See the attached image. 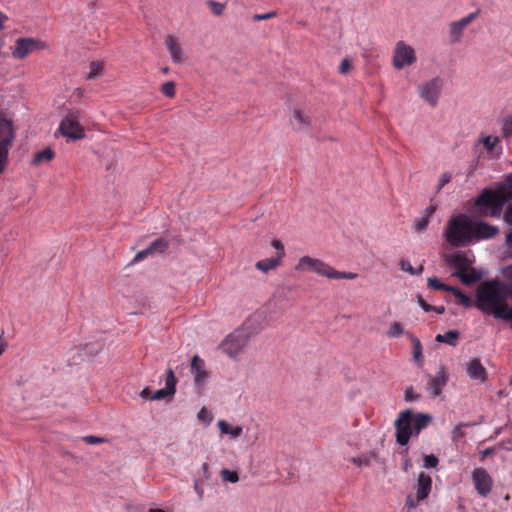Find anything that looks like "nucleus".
Returning a JSON list of instances; mask_svg holds the SVG:
<instances>
[{
  "label": "nucleus",
  "instance_id": "f3484780",
  "mask_svg": "<svg viewBox=\"0 0 512 512\" xmlns=\"http://www.w3.org/2000/svg\"><path fill=\"white\" fill-rule=\"evenodd\" d=\"M165 46L169 51L171 60L175 64H180L185 61L186 56L181 48L179 40L173 35H169L165 39Z\"/></svg>",
  "mask_w": 512,
  "mask_h": 512
},
{
  "label": "nucleus",
  "instance_id": "3c124183",
  "mask_svg": "<svg viewBox=\"0 0 512 512\" xmlns=\"http://www.w3.org/2000/svg\"><path fill=\"white\" fill-rule=\"evenodd\" d=\"M504 221L508 224L510 229H512V205L509 204L504 213Z\"/></svg>",
  "mask_w": 512,
  "mask_h": 512
},
{
  "label": "nucleus",
  "instance_id": "79ce46f5",
  "mask_svg": "<svg viewBox=\"0 0 512 512\" xmlns=\"http://www.w3.org/2000/svg\"><path fill=\"white\" fill-rule=\"evenodd\" d=\"M82 440L89 444V445H96V444H102L106 443L108 440L104 437L94 436V435H88L84 436Z\"/></svg>",
  "mask_w": 512,
  "mask_h": 512
},
{
  "label": "nucleus",
  "instance_id": "f03ea898",
  "mask_svg": "<svg viewBox=\"0 0 512 512\" xmlns=\"http://www.w3.org/2000/svg\"><path fill=\"white\" fill-rule=\"evenodd\" d=\"M432 421L429 414L414 413L410 409L401 411L394 422L396 441L399 445L405 446L410 438L425 429Z\"/></svg>",
  "mask_w": 512,
  "mask_h": 512
},
{
  "label": "nucleus",
  "instance_id": "b1692460",
  "mask_svg": "<svg viewBox=\"0 0 512 512\" xmlns=\"http://www.w3.org/2000/svg\"><path fill=\"white\" fill-rule=\"evenodd\" d=\"M410 337L413 346V358L417 362L418 366L423 365L422 345L420 340L410 333H406Z\"/></svg>",
  "mask_w": 512,
  "mask_h": 512
},
{
  "label": "nucleus",
  "instance_id": "5701e85b",
  "mask_svg": "<svg viewBox=\"0 0 512 512\" xmlns=\"http://www.w3.org/2000/svg\"><path fill=\"white\" fill-rule=\"evenodd\" d=\"M217 425L221 433L229 434L234 439L242 434V428L240 426L233 427L225 420H219Z\"/></svg>",
  "mask_w": 512,
  "mask_h": 512
},
{
  "label": "nucleus",
  "instance_id": "412c9836",
  "mask_svg": "<svg viewBox=\"0 0 512 512\" xmlns=\"http://www.w3.org/2000/svg\"><path fill=\"white\" fill-rule=\"evenodd\" d=\"M282 264V260L277 257L266 258L256 262L255 267L263 273L274 270Z\"/></svg>",
  "mask_w": 512,
  "mask_h": 512
},
{
  "label": "nucleus",
  "instance_id": "423d86ee",
  "mask_svg": "<svg viewBox=\"0 0 512 512\" xmlns=\"http://www.w3.org/2000/svg\"><path fill=\"white\" fill-rule=\"evenodd\" d=\"M14 140L12 124L5 118L0 119V175L5 170L8 152Z\"/></svg>",
  "mask_w": 512,
  "mask_h": 512
},
{
  "label": "nucleus",
  "instance_id": "6e6d98bb",
  "mask_svg": "<svg viewBox=\"0 0 512 512\" xmlns=\"http://www.w3.org/2000/svg\"><path fill=\"white\" fill-rule=\"evenodd\" d=\"M417 399H418V395L415 394L413 388L412 387L407 388L405 391V400L411 402V401H414Z\"/></svg>",
  "mask_w": 512,
  "mask_h": 512
},
{
  "label": "nucleus",
  "instance_id": "f257e3e1",
  "mask_svg": "<svg viewBox=\"0 0 512 512\" xmlns=\"http://www.w3.org/2000/svg\"><path fill=\"white\" fill-rule=\"evenodd\" d=\"M512 199V175L499 183L495 190L485 188L475 200V206L483 215L500 218L503 206Z\"/></svg>",
  "mask_w": 512,
  "mask_h": 512
},
{
  "label": "nucleus",
  "instance_id": "4c0bfd02",
  "mask_svg": "<svg viewBox=\"0 0 512 512\" xmlns=\"http://www.w3.org/2000/svg\"><path fill=\"white\" fill-rule=\"evenodd\" d=\"M451 292L455 295V297L458 300V303L461 304L464 307H469L471 304V299L469 296L465 295L461 290L458 288L453 287Z\"/></svg>",
  "mask_w": 512,
  "mask_h": 512
},
{
  "label": "nucleus",
  "instance_id": "37998d69",
  "mask_svg": "<svg viewBox=\"0 0 512 512\" xmlns=\"http://www.w3.org/2000/svg\"><path fill=\"white\" fill-rule=\"evenodd\" d=\"M502 136L505 138L512 136V116L504 121L502 126Z\"/></svg>",
  "mask_w": 512,
  "mask_h": 512
},
{
  "label": "nucleus",
  "instance_id": "6ab92c4d",
  "mask_svg": "<svg viewBox=\"0 0 512 512\" xmlns=\"http://www.w3.org/2000/svg\"><path fill=\"white\" fill-rule=\"evenodd\" d=\"M466 372L471 379L479 381H484L487 376L486 369L477 358H473L467 363Z\"/></svg>",
  "mask_w": 512,
  "mask_h": 512
},
{
  "label": "nucleus",
  "instance_id": "58836bf2",
  "mask_svg": "<svg viewBox=\"0 0 512 512\" xmlns=\"http://www.w3.org/2000/svg\"><path fill=\"white\" fill-rule=\"evenodd\" d=\"M211 12L216 15V16H220L223 14L224 10H225V4L224 3H220V2H216V1H208L207 2Z\"/></svg>",
  "mask_w": 512,
  "mask_h": 512
},
{
  "label": "nucleus",
  "instance_id": "774afa93",
  "mask_svg": "<svg viewBox=\"0 0 512 512\" xmlns=\"http://www.w3.org/2000/svg\"><path fill=\"white\" fill-rule=\"evenodd\" d=\"M148 512H165L162 509H150Z\"/></svg>",
  "mask_w": 512,
  "mask_h": 512
},
{
  "label": "nucleus",
  "instance_id": "6e6552de",
  "mask_svg": "<svg viewBox=\"0 0 512 512\" xmlns=\"http://www.w3.org/2000/svg\"><path fill=\"white\" fill-rule=\"evenodd\" d=\"M416 61V52L412 46L402 40L395 44L392 57V65L395 69L401 70L406 66L413 65Z\"/></svg>",
  "mask_w": 512,
  "mask_h": 512
},
{
  "label": "nucleus",
  "instance_id": "052dcab7",
  "mask_svg": "<svg viewBox=\"0 0 512 512\" xmlns=\"http://www.w3.org/2000/svg\"><path fill=\"white\" fill-rule=\"evenodd\" d=\"M506 246L509 248V249H512V229L511 231L506 235Z\"/></svg>",
  "mask_w": 512,
  "mask_h": 512
},
{
  "label": "nucleus",
  "instance_id": "0eeeda50",
  "mask_svg": "<svg viewBox=\"0 0 512 512\" xmlns=\"http://www.w3.org/2000/svg\"><path fill=\"white\" fill-rule=\"evenodd\" d=\"M443 85L444 81L440 77H435L421 83L418 86L420 98L427 102L431 107H436L443 90Z\"/></svg>",
  "mask_w": 512,
  "mask_h": 512
},
{
  "label": "nucleus",
  "instance_id": "7ed1b4c3",
  "mask_svg": "<svg viewBox=\"0 0 512 512\" xmlns=\"http://www.w3.org/2000/svg\"><path fill=\"white\" fill-rule=\"evenodd\" d=\"M444 237L452 247H465L473 242V220L464 213L452 216L445 228Z\"/></svg>",
  "mask_w": 512,
  "mask_h": 512
},
{
  "label": "nucleus",
  "instance_id": "c85d7f7f",
  "mask_svg": "<svg viewBox=\"0 0 512 512\" xmlns=\"http://www.w3.org/2000/svg\"><path fill=\"white\" fill-rule=\"evenodd\" d=\"M104 73V62L103 61H92L90 63V72L87 76L88 80L96 79L102 76Z\"/></svg>",
  "mask_w": 512,
  "mask_h": 512
},
{
  "label": "nucleus",
  "instance_id": "5fc2aeb1",
  "mask_svg": "<svg viewBox=\"0 0 512 512\" xmlns=\"http://www.w3.org/2000/svg\"><path fill=\"white\" fill-rule=\"evenodd\" d=\"M350 68L351 62L348 59H343L339 66V72L342 74H346L349 72Z\"/></svg>",
  "mask_w": 512,
  "mask_h": 512
},
{
  "label": "nucleus",
  "instance_id": "603ef678",
  "mask_svg": "<svg viewBox=\"0 0 512 512\" xmlns=\"http://www.w3.org/2000/svg\"><path fill=\"white\" fill-rule=\"evenodd\" d=\"M451 179H452V176L450 173H448V172L443 173L439 179L438 189H442L446 184H448L451 181Z\"/></svg>",
  "mask_w": 512,
  "mask_h": 512
},
{
  "label": "nucleus",
  "instance_id": "9d476101",
  "mask_svg": "<svg viewBox=\"0 0 512 512\" xmlns=\"http://www.w3.org/2000/svg\"><path fill=\"white\" fill-rule=\"evenodd\" d=\"M47 47L46 43L40 39L32 37L18 38L12 48V56L17 60H23L31 53L43 50Z\"/></svg>",
  "mask_w": 512,
  "mask_h": 512
},
{
  "label": "nucleus",
  "instance_id": "ea45409f",
  "mask_svg": "<svg viewBox=\"0 0 512 512\" xmlns=\"http://www.w3.org/2000/svg\"><path fill=\"white\" fill-rule=\"evenodd\" d=\"M271 245L273 248L276 249V256L277 258L283 260V258L285 257V248H284V245L283 243L278 240V239H273L271 241Z\"/></svg>",
  "mask_w": 512,
  "mask_h": 512
},
{
  "label": "nucleus",
  "instance_id": "69168bd1",
  "mask_svg": "<svg viewBox=\"0 0 512 512\" xmlns=\"http://www.w3.org/2000/svg\"><path fill=\"white\" fill-rule=\"evenodd\" d=\"M407 505L409 507H414L415 506L414 501H413V499L410 496L407 498Z\"/></svg>",
  "mask_w": 512,
  "mask_h": 512
},
{
  "label": "nucleus",
  "instance_id": "c03bdc74",
  "mask_svg": "<svg viewBox=\"0 0 512 512\" xmlns=\"http://www.w3.org/2000/svg\"><path fill=\"white\" fill-rule=\"evenodd\" d=\"M438 458L433 455V454H430V455H425L424 457V468H435L437 465H438Z\"/></svg>",
  "mask_w": 512,
  "mask_h": 512
},
{
  "label": "nucleus",
  "instance_id": "ddd939ff",
  "mask_svg": "<svg viewBox=\"0 0 512 512\" xmlns=\"http://www.w3.org/2000/svg\"><path fill=\"white\" fill-rule=\"evenodd\" d=\"M478 14L479 11L472 12L462 19L449 24V34L452 43L460 41L464 29L478 17Z\"/></svg>",
  "mask_w": 512,
  "mask_h": 512
},
{
  "label": "nucleus",
  "instance_id": "49530a36",
  "mask_svg": "<svg viewBox=\"0 0 512 512\" xmlns=\"http://www.w3.org/2000/svg\"><path fill=\"white\" fill-rule=\"evenodd\" d=\"M200 480H209L211 478V472L208 463H203L201 470L199 471Z\"/></svg>",
  "mask_w": 512,
  "mask_h": 512
},
{
  "label": "nucleus",
  "instance_id": "4468645a",
  "mask_svg": "<svg viewBox=\"0 0 512 512\" xmlns=\"http://www.w3.org/2000/svg\"><path fill=\"white\" fill-rule=\"evenodd\" d=\"M427 378V389L434 397L439 396L442 389L448 382V373L446 369L442 367L435 376L428 374Z\"/></svg>",
  "mask_w": 512,
  "mask_h": 512
},
{
  "label": "nucleus",
  "instance_id": "a878e982",
  "mask_svg": "<svg viewBox=\"0 0 512 512\" xmlns=\"http://www.w3.org/2000/svg\"><path fill=\"white\" fill-rule=\"evenodd\" d=\"M376 459V454L374 452H368L363 455L352 457L351 462L357 465L358 467H368L371 465V462Z\"/></svg>",
  "mask_w": 512,
  "mask_h": 512
},
{
  "label": "nucleus",
  "instance_id": "c9c22d12",
  "mask_svg": "<svg viewBox=\"0 0 512 512\" xmlns=\"http://www.w3.org/2000/svg\"><path fill=\"white\" fill-rule=\"evenodd\" d=\"M401 270L408 272L411 275H419L423 272V266L421 265L418 269H414L408 260H401L399 263Z\"/></svg>",
  "mask_w": 512,
  "mask_h": 512
},
{
  "label": "nucleus",
  "instance_id": "39448f33",
  "mask_svg": "<svg viewBox=\"0 0 512 512\" xmlns=\"http://www.w3.org/2000/svg\"><path fill=\"white\" fill-rule=\"evenodd\" d=\"M249 343V336L243 330H236L229 334L221 343L220 349L232 359L239 357Z\"/></svg>",
  "mask_w": 512,
  "mask_h": 512
},
{
  "label": "nucleus",
  "instance_id": "a211bd4d",
  "mask_svg": "<svg viewBox=\"0 0 512 512\" xmlns=\"http://www.w3.org/2000/svg\"><path fill=\"white\" fill-rule=\"evenodd\" d=\"M432 478L430 475L421 472L417 479L416 497L418 501L424 500L430 494Z\"/></svg>",
  "mask_w": 512,
  "mask_h": 512
},
{
  "label": "nucleus",
  "instance_id": "de8ad7c7",
  "mask_svg": "<svg viewBox=\"0 0 512 512\" xmlns=\"http://www.w3.org/2000/svg\"><path fill=\"white\" fill-rule=\"evenodd\" d=\"M197 417L200 421L203 422L210 423L212 421V416L205 407L201 408V410L197 414Z\"/></svg>",
  "mask_w": 512,
  "mask_h": 512
},
{
  "label": "nucleus",
  "instance_id": "09e8293b",
  "mask_svg": "<svg viewBox=\"0 0 512 512\" xmlns=\"http://www.w3.org/2000/svg\"><path fill=\"white\" fill-rule=\"evenodd\" d=\"M168 396H173V395L170 394L169 392H167V390L165 388H163V389H159L156 392H154L153 395L151 396V400H161Z\"/></svg>",
  "mask_w": 512,
  "mask_h": 512
},
{
  "label": "nucleus",
  "instance_id": "a18cd8bd",
  "mask_svg": "<svg viewBox=\"0 0 512 512\" xmlns=\"http://www.w3.org/2000/svg\"><path fill=\"white\" fill-rule=\"evenodd\" d=\"M276 16H277V11H270V12L263 13V14H255L253 16V20L256 22L263 21V20H270L272 18H275Z\"/></svg>",
  "mask_w": 512,
  "mask_h": 512
},
{
  "label": "nucleus",
  "instance_id": "f8f14e48",
  "mask_svg": "<svg viewBox=\"0 0 512 512\" xmlns=\"http://www.w3.org/2000/svg\"><path fill=\"white\" fill-rule=\"evenodd\" d=\"M190 371L194 378V384L197 389H202L208 379V372L205 362L198 355H194L191 359Z\"/></svg>",
  "mask_w": 512,
  "mask_h": 512
},
{
  "label": "nucleus",
  "instance_id": "864d4df0",
  "mask_svg": "<svg viewBox=\"0 0 512 512\" xmlns=\"http://www.w3.org/2000/svg\"><path fill=\"white\" fill-rule=\"evenodd\" d=\"M417 302L425 312H430L434 308V306L428 304L420 295L417 297Z\"/></svg>",
  "mask_w": 512,
  "mask_h": 512
},
{
  "label": "nucleus",
  "instance_id": "680f3d73",
  "mask_svg": "<svg viewBox=\"0 0 512 512\" xmlns=\"http://www.w3.org/2000/svg\"><path fill=\"white\" fill-rule=\"evenodd\" d=\"M432 311H435L437 314H443L445 312L444 306H434Z\"/></svg>",
  "mask_w": 512,
  "mask_h": 512
},
{
  "label": "nucleus",
  "instance_id": "338daca9",
  "mask_svg": "<svg viewBox=\"0 0 512 512\" xmlns=\"http://www.w3.org/2000/svg\"><path fill=\"white\" fill-rule=\"evenodd\" d=\"M6 19H7V17H6V16H4V15L0 12V28H3V26H2V22H3V20H6Z\"/></svg>",
  "mask_w": 512,
  "mask_h": 512
},
{
  "label": "nucleus",
  "instance_id": "0e129e2a",
  "mask_svg": "<svg viewBox=\"0 0 512 512\" xmlns=\"http://www.w3.org/2000/svg\"><path fill=\"white\" fill-rule=\"evenodd\" d=\"M74 95L77 97H81L83 95V91L80 88L75 89Z\"/></svg>",
  "mask_w": 512,
  "mask_h": 512
},
{
  "label": "nucleus",
  "instance_id": "e433bc0d",
  "mask_svg": "<svg viewBox=\"0 0 512 512\" xmlns=\"http://www.w3.org/2000/svg\"><path fill=\"white\" fill-rule=\"evenodd\" d=\"M160 91L168 98H173L176 94V85L173 81L165 82L161 85Z\"/></svg>",
  "mask_w": 512,
  "mask_h": 512
},
{
  "label": "nucleus",
  "instance_id": "4d7b16f0",
  "mask_svg": "<svg viewBox=\"0 0 512 512\" xmlns=\"http://www.w3.org/2000/svg\"><path fill=\"white\" fill-rule=\"evenodd\" d=\"M86 349L89 353L98 352L102 349V346L100 344H87Z\"/></svg>",
  "mask_w": 512,
  "mask_h": 512
},
{
  "label": "nucleus",
  "instance_id": "bb28decb",
  "mask_svg": "<svg viewBox=\"0 0 512 512\" xmlns=\"http://www.w3.org/2000/svg\"><path fill=\"white\" fill-rule=\"evenodd\" d=\"M54 158V152L51 148L47 147L34 155L33 163L39 165L43 162H49Z\"/></svg>",
  "mask_w": 512,
  "mask_h": 512
},
{
  "label": "nucleus",
  "instance_id": "c756f323",
  "mask_svg": "<svg viewBox=\"0 0 512 512\" xmlns=\"http://www.w3.org/2000/svg\"><path fill=\"white\" fill-rule=\"evenodd\" d=\"M176 384H177V379L175 377V374H174L173 370L171 368H169L166 373L165 389L167 390V392L174 395L176 392Z\"/></svg>",
  "mask_w": 512,
  "mask_h": 512
},
{
  "label": "nucleus",
  "instance_id": "7c9ffc66",
  "mask_svg": "<svg viewBox=\"0 0 512 512\" xmlns=\"http://www.w3.org/2000/svg\"><path fill=\"white\" fill-rule=\"evenodd\" d=\"M498 143L499 138L496 136H483L478 141V144H482L489 153H492L494 151Z\"/></svg>",
  "mask_w": 512,
  "mask_h": 512
},
{
  "label": "nucleus",
  "instance_id": "393cba45",
  "mask_svg": "<svg viewBox=\"0 0 512 512\" xmlns=\"http://www.w3.org/2000/svg\"><path fill=\"white\" fill-rule=\"evenodd\" d=\"M459 332L456 330H449L445 334H438L435 338L437 342L446 343L451 346H455L459 339Z\"/></svg>",
  "mask_w": 512,
  "mask_h": 512
},
{
  "label": "nucleus",
  "instance_id": "bf43d9fd",
  "mask_svg": "<svg viewBox=\"0 0 512 512\" xmlns=\"http://www.w3.org/2000/svg\"><path fill=\"white\" fill-rule=\"evenodd\" d=\"M494 453L493 448H487L481 452V461H483L486 457Z\"/></svg>",
  "mask_w": 512,
  "mask_h": 512
},
{
  "label": "nucleus",
  "instance_id": "e2e57ef3",
  "mask_svg": "<svg viewBox=\"0 0 512 512\" xmlns=\"http://www.w3.org/2000/svg\"><path fill=\"white\" fill-rule=\"evenodd\" d=\"M426 211H427V216L430 217L434 213L435 208L433 206H429Z\"/></svg>",
  "mask_w": 512,
  "mask_h": 512
},
{
  "label": "nucleus",
  "instance_id": "cd10ccee",
  "mask_svg": "<svg viewBox=\"0 0 512 512\" xmlns=\"http://www.w3.org/2000/svg\"><path fill=\"white\" fill-rule=\"evenodd\" d=\"M457 276L464 284L467 285L475 283L480 279V274L475 269L464 272H457Z\"/></svg>",
  "mask_w": 512,
  "mask_h": 512
},
{
  "label": "nucleus",
  "instance_id": "13d9d810",
  "mask_svg": "<svg viewBox=\"0 0 512 512\" xmlns=\"http://www.w3.org/2000/svg\"><path fill=\"white\" fill-rule=\"evenodd\" d=\"M152 395H153V394H152V392H151L150 388H148V387L144 388V389L141 391V393H140V396H141L142 398H144V399H149V400H151V396H152Z\"/></svg>",
  "mask_w": 512,
  "mask_h": 512
},
{
  "label": "nucleus",
  "instance_id": "f704fd0d",
  "mask_svg": "<svg viewBox=\"0 0 512 512\" xmlns=\"http://www.w3.org/2000/svg\"><path fill=\"white\" fill-rule=\"evenodd\" d=\"M468 426V423H460L457 426H455L454 429L452 430V441L457 443L460 440H462L465 436L463 428Z\"/></svg>",
  "mask_w": 512,
  "mask_h": 512
},
{
  "label": "nucleus",
  "instance_id": "20e7f679",
  "mask_svg": "<svg viewBox=\"0 0 512 512\" xmlns=\"http://www.w3.org/2000/svg\"><path fill=\"white\" fill-rule=\"evenodd\" d=\"M294 269L298 272H313L328 279L353 280L358 276L353 272L337 271L323 260L311 256H302Z\"/></svg>",
  "mask_w": 512,
  "mask_h": 512
},
{
  "label": "nucleus",
  "instance_id": "2f4dec72",
  "mask_svg": "<svg viewBox=\"0 0 512 512\" xmlns=\"http://www.w3.org/2000/svg\"><path fill=\"white\" fill-rule=\"evenodd\" d=\"M404 333L406 334L407 332L404 331L403 325L400 322H393L386 332V335L388 338H398Z\"/></svg>",
  "mask_w": 512,
  "mask_h": 512
},
{
  "label": "nucleus",
  "instance_id": "1a4fd4ad",
  "mask_svg": "<svg viewBox=\"0 0 512 512\" xmlns=\"http://www.w3.org/2000/svg\"><path fill=\"white\" fill-rule=\"evenodd\" d=\"M60 133L69 140H79L85 136L84 128L79 123V112L71 111L61 121Z\"/></svg>",
  "mask_w": 512,
  "mask_h": 512
},
{
  "label": "nucleus",
  "instance_id": "9b49d317",
  "mask_svg": "<svg viewBox=\"0 0 512 512\" xmlns=\"http://www.w3.org/2000/svg\"><path fill=\"white\" fill-rule=\"evenodd\" d=\"M472 480L476 491L481 496H487L492 489V478L484 468H475Z\"/></svg>",
  "mask_w": 512,
  "mask_h": 512
},
{
  "label": "nucleus",
  "instance_id": "2eb2a0df",
  "mask_svg": "<svg viewBox=\"0 0 512 512\" xmlns=\"http://www.w3.org/2000/svg\"><path fill=\"white\" fill-rule=\"evenodd\" d=\"M168 247H169V243L167 240H165L163 238H158V239L154 240L147 248L139 251L135 255L133 261L140 262L150 255L161 254V253L165 252L168 249Z\"/></svg>",
  "mask_w": 512,
  "mask_h": 512
},
{
  "label": "nucleus",
  "instance_id": "4be33fe9",
  "mask_svg": "<svg viewBox=\"0 0 512 512\" xmlns=\"http://www.w3.org/2000/svg\"><path fill=\"white\" fill-rule=\"evenodd\" d=\"M293 117L297 122V130L303 131L311 128V121L309 116L302 112L300 109H294Z\"/></svg>",
  "mask_w": 512,
  "mask_h": 512
},
{
  "label": "nucleus",
  "instance_id": "aec40b11",
  "mask_svg": "<svg viewBox=\"0 0 512 512\" xmlns=\"http://www.w3.org/2000/svg\"><path fill=\"white\" fill-rule=\"evenodd\" d=\"M449 265L455 267L458 272L467 271L471 265V261L468 259L464 252L458 251L453 253L447 259Z\"/></svg>",
  "mask_w": 512,
  "mask_h": 512
},
{
  "label": "nucleus",
  "instance_id": "72a5a7b5",
  "mask_svg": "<svg viewBox=\"0 0 512 512\" xmlns=\"http://www.w3.org/2000/svg\"><path fill=\"white\" fill-rule=\"evenodd\" d=\"M220 476L223 482L236 483L239 481L238 473L229 469L221 470Z\"/></svg>",
  "mask_w": 512,
  "mask_h": 512
},
{
  "label": "nucleus",
  "instance_id": "a19ab883",
  "mask_svg": "<svg viewBox=\"0 0 512 512\" xmlns=\"http://www.w3.org/2000/svg\"><path fill=\"white\" fill-rule=\"evenodd\" d=\"M429 224V216H424L421 218L415 219L414 228L416 232L424 231Z\"/></svg>",
  "mask_w": 512,
  "mask_h": 512
},
{
  "label": "nucleus",
  "instance_id": "8fccbe9b",
  "mask_svg": "<svg viewBox=\"0 0 512 512\" xmlns=\"http://www.w3.org/2000/svg\"><path fill=\"white\" fill-rule=\"evenodd\" d=\"M194 491L197 493L198 495V498L200 500L203 499V495H204V489H203V486H202V480L200 479H195L194 480Z\"/></svg>",
  "mask_w": 512,
  "mask_h": 512
},
{
  "label": "nucleus",
  "instance_id": "473e14b6",
  "mask_svg": "<svg viewBox=\"0 0 512 512\" xmlns=\"http://www.w3.org/2000/svg\"><path fill=\"white\" fill-rule=\"evenodd\" d=\"M427 284H428V287L433 289V290H444V291H450L451 292V290L453 288L452 286H449V285H446V284L442 283L436 277L428 278Z\"/></svg>",
  "mask_w": 512,
  "mask_h": 512
},
{
  "label": "nucleus",
  "instance_id": "dca6fc26",
  "mask_svg": "<svg viewBox=\"0 0 512 512\" xmlns=\"http://www.w3.org/2000/svg\"><path fill=\"white\" fill-rule=\"evenodd\" d=\"M499 232L498 227L482 221H473V241L491 239Z\"/></svg>",
  "mask_w": 512,
  "mask_h": 512
}]
</instances>
